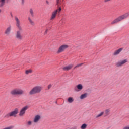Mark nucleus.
<instances>
[{
    "instance_id": "28",
    "label": "nucleus",
    "mask_w": 129,
    "mask_h": 129,
    "mask_svg": "<svg viewBox=\"0 0 129 129\" xmlns=\"http://www.w3.org/2000/svg\"><path fill=\"white\" fill-rule=\"evenodd\" d=\"M122 129H129V126H125Z\"/></svg>"
},
{
    "instance_id": "4",
    "label": "nucleus",
    "mask_w": 129,
    "mask_h": 129,
    "mask_svg": "<svg viewBox=\"0 0 129 129\" xmlns=\"http://www.w3.org/2000/svg\"><path fill=\"white\" fill-rule=\"evenodd\" d=\"M11 94L12 95H23L24 90L20 88H16L11 91Z\"/></svg>"
},
{
    "instance_id": "27",
    "label": "nucleus",
    "mask_w": 129,
    "mask_h": 129,
    "mask_svg": "<svg viewBox=\"0 0 129 129\" xmlns=\"http://www.w3.org/2000/svg\"><path fill=\"white\" fill-rule=\"evenodd\" d=\"M48 31H49V29L47 28L44 32V35H47V34H48Z\"/></svg>"
},
{
    "instance_id": "24",
    "label": "nucleus",
    "mask_w": 129,
    "mask_h": 129,
    "mask_svg": "<svg viewBox=\"0 0 129 129\" xmlns=\"http://www.w3.org/2000/svg\"><path fill=\"white\" fill-rule=\"evenodd\" d=\"M32 71L31 70H26L25 71L26 74H30V73H32Z\"/></svg>"
},
{
    "instance_id": "3",
    "label": "nucleus",
    "mask_w": 129,
    "mask_h": 129,
    "mask_svg": "<svg viewBox=\"0 0 129 129\" xmlns=\"http://www.w3.org/2000/svg\"><path fill=\"white\" fill-rule=\"evenodd\" d=\"M43 88L41 86H34L29 92L30 95H34L35 94H38L41 93Z\"/></svg>"
},
{
    "instance_id": "16",
    "label": "nucleus",
    "mask_w": 129,
    "mask_h": 129,
    "mask_svg": "<svg viewBox=\"0 0 129 129\" xmlns=\"http://www.w3.org/2000/svg\"><path fill=\"white\" fill-rule=\"evenodd\" d=\"M104 113L105 116H108V115H109V113H110V109H107L105 110Z\"/></svg>"
},
{
    "instance_id": "10",
    "label": "nucleus",
    "mask_w": 129,
    "mask_h": 129,
    "mask_svg": "<svg viewBox=\"0 0 129 129\" xmlns=\"http://www.w3.org/2000/svg\"><path fill=\"white\" fill-rule=\"evenodd\" d=\"M83 90V85L82 84H79L77 85L74 88V90L76 92H79L81 90Z\"/></svg>"
},
{
    "instance_id": "21",
    "label": "nucleus",
    "mask_w": 129,
    "mask_h": 129,
    "mask_svg": "<svg viewBox=\"0 0 129 129\" xmlns=\"http://www.w3.org/2000/svg\"><path fill=\"white\" fill-rule=\"evenodd\" d=\"M29 13L31 16V17H34L35 14L34 13V10H33V9L31 8L29 10Z\"/></svg>"
},
{
    "instance_id": "15",
    "label": "nucleus",
    "mask_w": 129,
    "mask_h": 129,
    "mask_svg": "<svg viewBox=\"0 0 129 129\" xmlns=\"http://www.w3.org/2000/svg\"><path fill=\"white\" fill-rule=\"evenodd\" d=\"M88 95V94L86 93L82 94L80 96V99H81V100H82V99H85V98L87 97Z\"/></svg>"
},
{
    "instance_id": "7",
    "label": "nucleus",
    "mask_w": 129,
    "mask_h": 129,
    "mask_svg": "<svg viewBox=\"0 0 129 129\" xmlns=\"http://www.w3.org/2000/svg\"><path fill=\"white\" fill-rule=\"evenodd\" d=\"M29 108V107L28 106H25L24 107H23V108H22L19 113V116H20L21 117L24 116V115H25V114H26V111H27V110H28V109Z\"/></svg>"
},
{
    "instance_id": "34",
    "label": "nucleus",
    "mask_w": 129,
    "mask_h": 129,
    "mask_svg": "<svg viewBox=\"0 0 129 129\" xmlns=\"http://www.w3.org/2000/svg\"><path fill=\"white\" fill-rule=\"evenodd\" d=\"M57 2H59V0H57Z\"/></svg>"
},
{
    "instance_id": "23",
    "label": "nucleus",
    "mask_w": 129,
    "mask_h": 129,
    "mask_svg": "<svg viewBox=\"0 0 129 129\" xmlns=\"http://www.w3.org/2000/svg\"><path fill=\"white\" fill-rule=\"evenodd\" d=\"M32 123H33V122H32V121L29 120L27 122V125H28V126H30L32 125Z\"/></svg>"
},
{
    "instance_id": "2",
    "label": "nucleus",
    "mask_w": 129,
    "mask_h": 129,
    "mask_svg": "<svg viewBox=\"0 0 129 129\" xmlns=\"http://www.w3.org/2000/svg\"><path fill=\"white\" fill-rule=\"evenodd\" d=\"M129 16V13H126L115 19H114L113 21L111 22V25H114L115 24H117V23H119V22H121L122 20H124V19H126Z\"/></svg>"
},
{
    "instance_id": "11",
    "label": "nucleus",
    "mask_w": 129,
    "mask_h": 129,
    "mask_svg": "<svg viewBox=\"0 0 129 129\" xmlns=\"http://www.w3.org/2000/svg\"><path fill=\"white\" fill-rule=\"evenodd\" d=\"M41 120V116L40 115H37L34 116L33 118V122L34 123H38L39 121Z\"/></svg>"
},
{
    "instance_id": "35",
    "label": "nucleus",
    "mask_w": 129,
    "mask_h": 129,
    "mask_svg": "<svg viewBox=\"0 0 129 129\" xmlns=\"http://www.w3.org/2000/svg\"><path fill=\"white\" fill-rule=\"evenodd\" d=\"M110 1V2L111 1H112V0H109Z\"/></svg>"
},
{
    "instance_id": "18",
    "label": "nucleus",
    "mask_w": 129,
    "mask_h": 129,
    "mask_svg": "<svg viewBox=\"0 0 129 129\" xmlns=\"http://www.w3.org/2000/svg\"><path fill=\"white\" fill-rule=\"evenodd\" d=\"M28 21H29V23H30V24L32 26H35V22H34V21H33L32 20V19H31V17H29L28 18Z\"/></svg>"
},
{
    "instance_id": "36",
    "label": "nucleus",
    "mask_w": 129,
    "mask_h": 129,
    "mask_svg": "<svg viewBox=\"0 0 129 129\" xmlns=\"http://www.w3.org/2000/svg\"><path fill=\"white\" fill-rule=\"evenodd\" d=\"M11 16H13V15L11 14Z\"/></svg>"
},
{
    "instance_id": "8",
    "label": "nucleus",
    "mask_w": 129,
    "mask_h": 129,
    "mask_svg": "<svg viewBox=\"0 0 129 129\" xmlns=\"http://www.w3.org/2000/svg\"><path fill=\"white\" fill-rule=\"evenodd\" d=\"M61 7H59L58 9L53 11L51 14L50 20H54V19H55L57 16V13H60V12H61Z\"/></svg>"
},
{
    "instance_id": "12",
    "label": "nucleus",
    "mask_w": 129,
    "mask_h": 129,
    "mask_svg": "<svg viewBox=\"0 0 129 129\" xmlns=\"http://www.w3.org/2000/svg\"><path fill=\"white\" fill-rule=\"evenodd\" d=\"M11 31H12V26L10 25L6 28L5 31V34L6 35H9V34H10Z\"/></svg>"
},
{
    "instance_id": "22",
    "label": "nucleus",
    "mask_w": 129,
    "mask_h": 129,
    "mask_svg": "<svg viewBox=\"0 0 129 129\" xmlns=\"http://www.w3.org/2000/svg\"><path fill=\"white\" fill-rule=\"evenodd\" d=\"M86 127H87V124L86 123H84L81 126V129H85Z\"/></svg>"
},
{
    "instance_id": "32",
    "label": "nucleus",
    "mask_w": 129,
    "mask_h": 129,
    "mask_svg": "<svg viewBox=\"0 0 129 129\" xmlns=\"http://www.w3.org/2000/svg\"><path fill=\"white\" fill-rule=\"evenodd\" d=\"M22 4H24V3H25V0H22Z\"/></svg>"
},
{
    "instance_id": "25",
    "label": "nucleus",
    "mask_w": 129,
    "mask_h": 129,
    "mask_svg": "<svg viewBox=\"0 0 129 129\" xmlns=\"http://www.w3.org/2000/svg\"><path fill=\"white\" fill-rule=\"evenodd\" d=\"M13 128H14V126H10L6 127L3 129H13Z\"/></svg>"
},
{
    "instance_id": "6",
    "label": "nucleus",
    "mask_w": 129,
    "mask_h": 129,
    "mask_svg": "<svg viewBox=\"0 0 129 129\" xmlns=\"http://www.w3.org/2000/svg\"><path fill=\"white\" fill-rule=\"evenodd\" d=\"M69 47V45H68L67 44L61 45L58 48V49L57 51V53L60 54V53H62V52H64V51H65V50H66V49H68Z\"/></svg>"
},
{
    "instance_id": "20",
    "label": "nucleus",
    "mask_w": 129,
    "mask_h": 129,
    "mask_svg": "<svg viewBox=\"0 0 129 129\" xmlns=\"http://www.w3.org/2000/svg\"><path fill=\"white\" fill-rule=\"evenodd\" d=\"M6 4V0H0V7H4Z\"/></svg>"
},
{
    "instance_id": "9",
    "label": "nucleus",
    "mask_w": 129,
    "mask_h": 129,
    "mask_svg": "<svg viewBox=\"0 0 129 129\" xmlns=\"http://www.w3.org/2000/svg\"><path fill=\"white\" fill-rule=\"evenodd\" d=\"M127 62L128 61L126 59L120 60L116 63V66H117V67H121V66H123V65L126 63H127Z\"/></svg>"
},
{
    "instance_id": "30",
    "label": "nucleus",
    "mask_w": 129,
    "mask_h": 129,
    "mask_svg": "<svg viewBox=\"0 0 129 129\" xmlns=\"http://www.w3.org/2000/svg\"><path fill=\"white\" fill-rule=\"evenodd\" d=\"M108 2H110L109 0H104V3H108Z\"/></svg>"
},
{
    "instance_id": "26",
    "label": "nucleus",
    "mask_w": 129,
    "mask_h": 129,
    "mask_svg": "<svg viewBox=\"0 0 129 129\" xmlns=\"http://www.w3.org/2000/svg\"><path fill=\"white\" fill-rule=\"evenodd\" d=\"M82 65H83V63H81L80 64H77L75 67V68H77V67H80V66H82Z\"/></svg>"
},
{
    "instance_id": "19",
    "label": "nucleus",
    "mask_w": 129,
    "mask_h": 129,
    "mask_svg": "<svg viewBox=\"0 0 129 129\" xmlns=\"http://www.w3.org/2000/svg\"><path fill=\"white\" fill-rule=\"evenodd\" d=\"M103 114H104V111L100 112V113H99L98 115L96 116V118H99V117H101V116H102Z\"/></svg>"
},
{
    "instance_id": "33",
    "label": "nucleus",
    "mask_w": 129,
    "mask_h": 129,
    "mask_svg": "<svg viewBox=\"0 0 129 129\" xmlns=\"http://www.w3.org/2000/svg\"><path fill=\"white\" fill-rule=\"evenodd\" d=\"M8 1H9V0H7V2H8Z\"/></svg>"
},
{
    "instance_id": "29",
    "label": "nucleus",
    "mask_w": 129,
    "mask_h": 129,
    "mask_svg": "<svg viewBox=\"0 0 129 129\" xmlns=\"http://www.w3.org/2000/svg\"><path fill=\"white\" fill-rule=\"evenodd\" d=\"M51 87H52V85H49L48 86V89H50V88H51Z\"/></svg>"
},
{
    "instance_id": "5",
    "label": "nucleus",
    "mask_w": 129,
    "mask_h": 129,
    "mask_svg": "<svg viewBox=\"0 0 129 129\" xmlns=\"http://www.w3.org/2000/svg\"><path fill=\"white\" fill-rule=\"evenodd\" d=\"M19 113V108H16L14 109L12 111L10 112L8 114H6L5 116V117H16L17 116V115Z\"/></svg>"
},
{
    "instance_id": "14",
    "label": "nucleus",
    "mask_w": 129,
    "mask_h": 129,
    "mask_svg": "<svg viewBox=\"0 0 129 129\" xmlns=\"http://www.w3.org/2000/svg\"><path fill=\"white\" fill-rule=\"evenodd\" d=\"M72 67H73V64H70L64 67L63 68V70H64V71H68L69 70H70L72 68Z\"/></svg>"
},
{
    "instance_id": "1",
    "label": "nucleus",
    "mask_w": 129,
    "mask_h": 129,
    "mask_svg": "<svg viewBox=\"0 0 129 129\" xmlns=\"http://www.w3.org/2000/svg\"><path fill=\"white\" fill-rule=\"evenodd\" d=\"M15 20L16 21V25L17 27L18 30L16 32V37L18 39V40H23V36H22V31H23V28L21 26V21L20 19L17 17H15Z\"/></svg>"
},
{
    "instance_id": "13",
    "label": "nucleus",
    "mask_w": 129,
    "mask_h": 129,
    "mask_svg": "<svg viewBox=\"0 0 129 129\" xmlns=\"http://www.w3.org/2000/svg\"><path fill=\"white\" fill-rule=\"evenodd\" d=\"M122 50L123 49L122 48H120L118 50H115L113 53V56H117V55H119V54H120V52L122 51Z\"/></svg>"
},
{
    "instance_id": "17",
    "label": "nucleus",
    "mask_w": 129,
    "mask_h": 129,
    "mask_svg": "<svg viewBox=\"0 0 129 129\" xmlns=\"http://www.w3.org/2000/svg\"><path fill=\"white\" fill-rule=\"evenodd\" d=\"M67 101L69 103H72L74 101V99L72 97L68 98Z\"/></svg>"
},
{
    "instance_id": "31",
    "label": "nucleus",
    "mask_w": 129,
    "mask_h": 129,
    "mask_svg": "<svg viewBox=\"0 0 129 129\" xmlns=\"http://www.w3.org/2000/svg\"><path fill=\"white\" fill-rule=\"evenodd\" d=\"M46 3L47 4V5H50V2H49L48 0L46 1Z\"/></svg>"
}]
</instances>
